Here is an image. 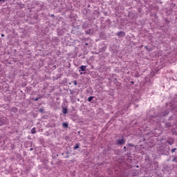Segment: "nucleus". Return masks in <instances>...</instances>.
<instances>
[{
  "label": "nucleus",
  "instance_id": "6e6552de",
  "mask_svg": "<svg viewBox=\"0 0 177 177\" xmlns=\"http://www.w3.org/2000/svg\"><path fill=\"white\" fill-rule=\"evenodd\" d=\"M11 111L12 113H16L17 111V108H16V107L12 108Z\"/></svg>",
  "mask_w": 177,
  "mask_h": 177
},
{
  "label": "nucleus",
  "instance_id": "ddd939ff",
  "mask_svg": "<svg viewBox=\"0 0 177 177\" xmlns=\"http://www.w3.org/2000/svg\"><path fill=\"white\" fill-rule=\"evenodd\" d=\"M5 2V0H0V5H2Z\"/></svg>",
  "mask_w": 177,
  "mask_h": 177
},
{
  "label": "nucleus",
  "instance_id": "20e7f679",
  "mask_svg": "<svg viewBox=\"0 0 177 177\" xmlns=\"http://www.w3.org/2000/svg\"><path fill=\"white\" fill-rule=\"evenodd\" d=\"M79 68H80L79 71H85L86 70V66H81Z\"/></svg>",
  "mask_w": 177,
  "mask_h": 177
},
{
  "label": "nucleus",
  "instance_id": "39448f33",
  "mask_svg": "<svg viewBox=\"0 0 177 177\" xmlns=\"http://www.w3.org/2000/svg\"><path fill=\"white\" fill-rule=\"evenodd\" d=\"M151 46H145V48L147 49V50H153V47H151Z\"/></svg>",
  "mask_w": 177,
  "mask_h": 177
},
{
  "label": "nucleus",
  "instance_id": "4be33fe9",
  "mask_svg": "<svg viewBox=\"0 0 177 177\" xmlns=\"http://www.w3.org/2000/svg\"><path fill=\"white\" fill-rule=\"evenodd\" d=\"M176 162H177V159L176 160Z\"/></svg>",
  "mask_w": 177,
  "mask_h": 177
},
{
  "label": "nucleus",
  "instance_id": "1a4fd4ad",
  "mask_svg": "<svg viewBox=\"0 0 177 177\" xmlns=\"http://www.w3.org/2000/svg\"><path fill=\"white\" fill-rule=\"evenodd\" d=\"M62 112L63 114H67V108H63Z\"/></svg>",
  "mask_w": 177,
  "mask_h": 177
},
{
  "label": "nucleus",
  "instance_id": "423d86ee",
  "mask_svg": "<svg viewBox=\"0 0 177 177\" xmlns=\"http://www.w3.org/2000/svg\"><path fill=\"white\" fill-rule=\"evenodd\" d=\"M62 127L64 128H68V124L64 122V123H62Z\"/></svg>",
  "mask_w": 177,
  "mask_h": 177
},
{
  "label": "nucleus",
  "instance_id": "a211bd4d",
  "mask_svg": "<svg viewBox=\"0 0 177 177\" xmlns=\"http://www.w3.org/2000/svg\"><path fill=\"white\" fill-rule=\"evenodd\" d=\"M1 37H5V35L2 34V35H1Z\"/></svg>",
  "mask_w": 177,
  "mask_h": 177
},
{
  "label": "nucleus",
  "instance_id": "dca6fc26",
  "mask_svg": "<svg viewBox=\"0 0 177 177\" xmlns=\"http://www.w3.org/2000/svg\"><path fill=\"white\" fill-rule=\"evenodd\" d=\"M176 160H177V156L174 158L173 161H176Z\"/></svg>",
  "mask_w": 177,
  "mask_h": 177
},
{
  "label": "nucleus",
  "instance_id": "4468645a",
  "mask_svg": "<svg viewBox=\"0 0 177 177\" xmlns=\"http://www.w3.org/2000/svg\"><path fill=\"white\" fill-rule=\"evenodd\" d=\"M176 150V148H174L171 149V153H175V151Z\"/></svg>",
  "mask_w": 177,
  "mask_h": 177
},
{
  "label": "nucleus",
  "instance_id": "f257e3e1",
  "mask_svg": "<svg viewBox=\"0 0 177 177\" xmlns=\"http://www.w3.org/2000/svg\"><path fill=\"white\" fill-rule=\"evenodd\" d=\"M9 122V120L6 118H1L0 119V126L2 127V125H6Z\"/></svg>",
  "mask_w": 177,
  "mask_h": 177
},
{
  "label": "nucleus",
  "instance_id": "2eb2a0df",
  "mask_svg": "<svg viewBox=\"0 0 177 177\" xmlns=\"http://www.w3.org/2000/svg\"><path fill=\"white\" fill-rule=\"evenodd\" d=\"M73 84H74V85H77V81H76V80H74V81H73Z\"/></svg>",
  "mask_w": 177,
  "mask_h": 177
},
{
  "label": "nucleus",
  "instance_id": "5701e85b",
  "mask_svg": "<svg viewBox=\"0 0 177 177\" xmlns=\"http://www.w3.org/2000/svg\"><path fill=\"white\" fill-rule=\"evenodd\" d=\"M52 17H53L54 15H51Z\"/></svg>",
  "mask_w": 177,
  "mask_h": 177
},
{
  "label": "nucleus",
  "instance_id": "f8f14e48",
  "mask_svg": "<svg viewBox=\"0 0 177 177\" xmlns=\"http://www.w3.org/2000/svg\"><path fill=\"white\" fill-rule=\"evenodd\" d=\"M39 99H41V97H36L34 99L35 102H38V100H39Z\"/></svg>",
  "mask_w": 177,
  "mask_h": 177
},
{
  "label": "nucleus",
  "instance_id": "9b49d317",
  "mask_svg": "<svg viewBox=\"0 0 177 177\" xmlns=\"http://www.w3.org/2000/svg\"><path fill=\"white\" fill-rule=\"evenodd\" d=\"M32 133H35L36 131H35V128H32L31 130Z\"/></svg>",
  "mask_w": 177,
  "mask_h": 177
},
{
  "label": "nucleus",
  "instance_id": "9d476101",
  "mask_svg": "<svg viewBox=\"0 0 177 177\" xmlns=\"http://www.w3.org/2000/svg\"><path fill=\"white\" fill-rule=\"evenodd\" d=\"M93 100V97L91 96L88 98V102H92Z\"/></svg>",
  "mask_w": 177,
  "mask_h": 177
},
{
  "label": "nucleus",
  "instance_id": "f3484780",
  "mask_svg": "<svg viewBox=\"0 0 177 177\" xmlns=\"http://www.w3.org/2000/svg\"><path fill=\"white\" fill-rule=\"evenodd\" d=\"M39 111H40V113H42V111H44V109H39Z\"/></svg>",
  "mask_w": 177,
  "mask_h": 177
},
{
  "label": "nucleus",
  "instance_id": "412c9836",
  "mask_svg": "<svg viewBox=\"0 0 177 177\" xmlns=\"http://www.w3.org/2000/svg\"><path fill=\"white\" fill-rule=\"evenodd\" d=\"M85 45H88V43H86Z\"/></svg>",
  "mask_w": 177,
  "mask_h": 177
},
{
  "label": "nucleus",
  "instance_id": "f03ea898",
  "mask_svg": "<svg viewBox=\"0 0 177 177\" xmlns=\"http://www.w3.org/2000/svg\"><path fill=\"white\" fill-rule=\"evenodd\" d=\"M116 142H117V145H119L125 144V141L124 140V138L121 140H118Z\"/></svg>",
  "mask_w": 177,
  "mask_h": 177
},
{
  "label": "nucleus",
  "instance_id": "aec40b11",
  "mask_svg": "<svg viewBox=\"0 0 177 177\" xmlns=\"http://www.w3.org/2000/svg\"><path fill=\"white\" fill-rule=\"evenodd\" d=\"M129 146H133V145H132V144H129Z\"/></svg>",
  "mask_w": 177,
  "mask_h": 177
},
{
  "label": "nucleus",
  "instance_id": "0eeeda50",
  "mask_svg": "<svg viewBox=\"0 0 177 177\" xmlns=\"http://www.w3.org/2000/svg\"><path fill=\"white\" fill-rule=\"evenodd\" d=\"M74 150H77V149H80V144H76L74 147Z\"/></svg>",
  "mask_w": 177,
  "mask_h": 177
},
{
  "label": "nucleus",
  "instance_id": "7ed1b4c3",
  "mask_svg": "<svg viewBox=\"0 0 177 177\" xmlns=\"http://www.w3.org/2000/svg\"><path fill=\"white\" fill-rule=\"evenodd\" d=\"M116 35H118V37H125V32H118Z\"/></svg>",
  "mask_w": 177,
  "mask_h": 177
},
{
  "label": "nucleus",
  "instance_id": "6ab92c4d",
  "mask_svg": "<svg viewBox=\"0 0 177 177\" xmlns=\"http://www.w3.org/2000/svg\"><path fill=\"white\" fill-rule=\"evenodd\" d=\"M124 150H126L127 149V147H124Z\"/></svg>",
  "mask_w": 177,
  "mask_h": 177
}]
</instances>
